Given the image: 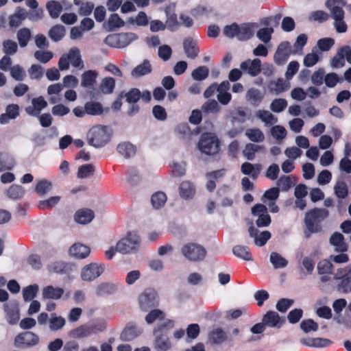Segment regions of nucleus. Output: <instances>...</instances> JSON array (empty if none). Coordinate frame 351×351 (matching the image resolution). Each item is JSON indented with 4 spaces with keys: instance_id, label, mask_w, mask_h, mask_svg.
I'll list each match as a JSON object with an SVG mask.
<instances>
[{
    "instance_id": "obj_1",
    "label": "nucleus",
    "mask_w": 351,
    "mask_h": 351,
    "mask_svg": "<svg viewBox=\"0 0 351 351\" xmlns=\"http://www.w3.org/2000/svg\"><path fill=\"white\" fill-rule=\"evenodd\" d=\"M328 217L329 211L324 208H314L306 212L304 219L305 238L308 239L313 234L322 232V222Z\"/></svg>"
},
{
    "instance_id": "obj_2",
    "label": "nucleus",
    "mask_w": 351,
    "mask_h": 351,
    "mask_svg": "<svg viewBox=\"0 0 351 351\" xmlns=\"http://www.w3.org/2000/svg\"><path fill=\"white\" fill-rule=\"evenodd\" d=\"M174 326L171 319H166L157 325L153 330L154 335V348L156 351H167L172 348V343L169 337V332Z\"/></svg>"
},
{
    "instance_id": "obj_3",
    "label": "nucleus",
    "mask_w": 351,
    "mask_h": 351,
    "mask_svg": "<svg viewBox=\"0 0 351 351\" xmlns=\"http://www.w3.org/2000/svg\"><path fill=\"white\" fill-rule=\"evenodd\" d=\"M346 5L345 0H327L326 6L330 10L334 25L338 33H344L348 26L344 21L345 12L343 8Z\"/></svg>"
},
{
    "instance_id": "obj_4",
    "label": "nucleus",
    "mask_w": 351,
    "mask_h": 351,
    "mask_svg": "<svg viewBox=\"0 0 351 351\" xmlns=\"http://www.w3.org/2000/svg\"><path fill=\"white\" fill-rule=\"evenodd\" d=\"M254 25L252 23H242L238 25L233 23L223 28V34L230 38L236 37L239 41H247L254 34Z\"/></svg>"
},
{
    "instance_id": "obj_5",
    "label": "nucleus",
    "mask_w": 351,
    "mask_h": 351,
    "mask_svg": "<svg viewBox=\"0 0 351 351\" xmlns=\"http://www.w3.org/2000/svg\"><path fill=\"white\" fill-rule=\"evenodd\" d=\"M200 152L206 155H215L219 151V141L217 136L211 132L203 133L197 144Z\"/></svg>"
},
{
    "instance_id": "obj_6",
    "label": "nucleus",
    "mask_w": 351,
    "mask_h": 351,
    "mask_svg": "<svg viewBox=\"0 0 351 351\" xmlns=\"http://www.w3.org/2000/svg\"><path fill=\"white\" fill-rule=\"evenodd\" d=\"M88 143L95 147L104 146L110 138L108 128L104 125L93 126L87 134Z\"/></svg>"
},
{
    "instance_id": "obj_7",
    "label": "nucleus",
    "mask_w": 351,
    "mask_h": 351,
    "mask_svg": "<svg viewBox=\"0 0 351 351\" xmlns=\"http://www.w3.org/2000/svg\"><path fill=\"white\" fill-rule=\"evenodd\" d=\"M140 308L143 311L158 306L159 297L156 291L152 288H147L138 297Z\"/></svg>"
},
{
    "instance_id": "obj_8",
    "label": "nucleus",
    "mask_w": 351,
    "mask_h": 351,
    "mask_svg": "<svg viewBox=\"0 0 351 351\" xmlns=\"http://www.w3.org/2000/svg\"><path fill=\"white\" fill-rule=\"evenodd\" d=\"M334 279L339 280L337 286L339 291L344 293L351 292V263L343 268L338 269Z\"/></svg>"
},
{
    "instance_id": "obj_9",
    "label": "nucleus",
    "mask_w": 351,
    "mask_h": 351,
    "mask_svg": "<svg viewBox=\"0 0 351 351\" xmlns=\"http://www.w3.org/2000/svg\"><path fill=\"white\" fill-rule=\"evenodd\" d=\"M181 252L186 258L194 262L203 261L206 255L205 248L194 243L185 244L182 247Z\"/></svg>"
},
{
    "instance_id": "obj_10",
    "label": "nucleus",
    "mask_w": 351,
    "mask_h": 351,
    "mask_svg": "<svg viewBox=\"0 0 351 351\" xmlns=\"http://www.w3.org/2000/svg\"><path fill=\"white\" fill-rule=\"evenodd\" d=\"M135 38L136 35L134 33H121L107 36L104 42L111 47L123 48L130 45Z\"/></svg>"
},
{
    "instance_id": "obj_11",
    "label": "nucleus",
    "mask_w": 351,
    "mask_h": 351,
    "mask_svg": "<svg viewBox=\"0 0 351 351\" xmlns=\"http://www.w3.org/2000/svg\"><path fill=\"white\" fill-rule=\"evenodd\" d=\"M138 243L139 237L136 234L129 232L125 237L117 242L116 250L123 254H128L135 251L138 248Z\"/></svg>"
},
{
    "instance_id": "obj_12",
    "label": "nucleus",
    "mask_w": 351,
    "mask_h": 351,
    "mask_svg": "<svg viewBox=\"0 0 351 351\" xmlns=\"http://www.w3.org/2000/svg\"><path fill=\"white\" fill-rule=\"evenodd\" d=\"M38 343V336L30 331L23 332L17 335L14 341V346L21 349L35 346Z\"/></svg>"
},
{
    "instance_id": "obj_13",
    "label": "nucleus",
    "mask_w": 351,
    "mask_h": 351,
    "mask_svg": "<svg viewBox=\"0 0 351 351\" xmlns=\"http://www.w3.org/2000/svg\"><path fill=\"white\" fill-rule=\"evenodd\" d=\"M105 265L91 263L84 266L81 271V278L84 281H93L104 271Z\"/></svg>"
},
{
    "instance_id": "obj_14",
    "label": "nucleus",
    "mask_w": 351,
    "mask_h": 351,
    "mask_svg": "<svg viewBox=\"0 0 351 351\" xmlns=\"http://www.w3.org/2000/svg\"><path fill=\"white\" fill-rule=\"evenodd\" d=\"M124 97L125 101L130 104L127 111L128 115L132 117L137 114L140 110V107L137 102L141 99V90L137 88H132L127 93L123 91Z\"/></svg>"
},
{
    "instance_id": "obj_15",
    "label": "nucleus",
    "mask_w": 351,
    "mask_h": 351,
    "mask_svg": "<svg viewBox=\"0 0 351 351\" xmlns=\"http://www.w3.org/2000/svg\"><path fill=\"white\" fill-rule=\"evenodd\" d=\"M293 54L291 44L289 41H283L279 44L274 56V62L278 65H284Z\"/></svg>"
},
{
    "instance_id": "obj_16",
    "label": "nucleus",
    "mask_w": 351,
    "mask_h": 351,
    "mask_svg": "<svg viewBox=\"0 0 351 351\" xmlns=\"http://www.w3.org/2000/svg\"><path fill=\"white\" fill-rule=\"evenodd\" d=\"M143 329L134 322H128L120 334V339L123 341H131L141 335Z\"/></svg>"
},
{
    "instance_id": "obj_17",
    "label": "nucleus",
    "mask_w": 351,
    "mask_h": 351,
    "mask_svg": "<svg viewBox=\"0 0 351 351\" xmlns=\"http://www.w3.org/2000/svg\"><path fill=\"white\" fill-rule=\"evenodd\" d=\"M263 322L265 326L280 328L285 323V319L280 317L278 313L273 311H267L263 317Z\"/></svg>"
},
{
    "instance_id": "obj_18",
    "label": "nucleus",
    "mask_w": 351,
    "mask_h": 351,
    "mask_svg": "<svg viewBox=\"0 0 351 351\" xmlns=\"http://www.w3.org/2000/svg\"><path fill=\"white\" fill-rule=\"evenodd\" d=\"M183 48L188 58L194 60L199 55V48L197 43L191 37L184 38L183 41Z\"/></svg>"
},
{
    "instance_id": "obj_19",
    "label": "nucleus",
    "mask_w": 351,
    "mask_h": 351,
    "mask_svg": "<svg viewBox=\"0 0 351 351\" xmlns=\"http://www.w3.org/2000/svg\"><path fill=\"white\" fill-rule=\"evenodd\" d=\"M261 62L258 58L247 60L240 64L241 69L252 76H256L261 72Z\"/></svg>"
},
{
    "instance_id": "obj_20",
    "label": "nucleus",
    "mask_w": 351,
    "mask_h": 351,
    "mask_svg": "<svg viewBox=\"0 0 351 351\" xmlns=\"http://www.w3.org/2000/svg\"><path fill=\"white\" fill-rule=\"evenodd\" d=\"M300 343L306 346L316 348H322L329 347L332 344V341L329 339L322 337L303 338L300 339Z\"/></svg>"
},
{
    "instance_id": "obj_21",
    "label": "nucleus",
    "mask_w": 351,
    "mask_h": 351,
    "mask_svg": "<svg viewBox=\"0 0 351 351\" xmlns=\"http://www.w3.org/2000/svg\"><path fill=\"white\" fill-rule=\"evenodd\" d=\"M208 339L210 343L215 345H219L230 340L227 333L221 328L211 330L208 333Z\"/></svg>"
},
{
    "instance_id": "obj_22",
    "label": "nucleus",
    "mask_w": 351,
    "mask_h": 351,
    "mask_svg": "<svg viewBox=\"0 0 351 351\" xmlns=\"http://www.w3.org/2000/svg\"><path fill=\"white\" fill-rule=\"evenodd\" d=\"M27 17V12L25 8L17 7L15 12L9 17V25L12 28L19 27L22 22Z\"/></svg>"
},
{
    "instance_id": "obj_23",
    "label": "nucleus",
    "mask_w": 351,
    "mask_h": 351,
    "mask_svg": "<svg viewBox=\"0 0 351 351\" xmlns=\"http://www.w3.org/2000/svg\"><path fill=\"white\" fill-rule=\"evenodd\" d=\"M330 243L335 247V251L339 252H345L348 250V245L345 242L344 237L342 234L335 232L330 237Z\"/></svg>"
},
{
    "instance_id": "obj_24",
    "label": "nucleus",
    "mask_w": 351,
    "mask_h": 351,
    "mask_svg": "<svg viewBox=\"0 0 351 351\" xmlns=\"http://www.w3.org/2000/svg\"><path fill=\"white\" fill-rule=\"evenodd\" d=\"M95 217L94 212L90 208H82L76 211L74 215L75 221L81 224L90 223Z\"/></svg>"
},
{
    "instance_id": "obj_25",
    "label": "nucleus",
    "mask_w": 351,
    "mask_h": 351,
    "mask_svg": "<svg viewBox=\"0 0 351 351\" xmlns=\"http://www.w3.org/2000/svg\"><path fill=\"white\" fill-rule=\"evenodd\" d=\"M90 252L89 247L79 243L73 244L69 249L70 255L80 259L86 258Z\"/></svg>"
},
{
    "instance_id": "obj_26",
    "label": "nucleus",
    "mask_w": 351,
    "mask_h": 351,
    "mask_svg": "<svg viewBox=\"0 0 351 351\" xmlns=\"http://www.w3.org/2000/svg\"><path fill=\"white\" fill-rule=\"evenodd\" d=\"M117 291V287L112 282H101L95 289L96 295L99 297H106L114 293Z\"/></svg>"
},
{
    "instance_id": "obj_27",
    "label": "nucleus",
    "mask_w": 351,
    "mask_h": 351,
    "mask_svg": "<svg viewBox=\"0 0 351 351\" xmlns=\"http://www.w3.org/2000/svg\"><path fill=\"white\" fill-rule=\"evenodd\" d=\"M98 76L97 71L88 70L82 75L81 85L86 88H93Z\"/></svg>"
},
{
    "instance_id": "obj_28",
    "label": "nucleus",
    "mask_w": 351,
    "mask_h": 351,
    "mask_svg": "<svg viewBox=\"0 0 351 351\" xmlns=\"http://www.w3.org/2000/svg\"><path fill=\"white\" fill-rule=\"evenodd\" d=\"M64 294V289L60 287H54L52 285H49L43 289V299H52L58 300Z\"/></svg>"
},
{
    "instance_id": "obj_29",
    "label": "nucleus",
    "mask_w": 351,
    "mask_h": 351,
    "mask_svg": "<svg viewBox=\"0 0 351 351\" xmlns=\"http://www.w3.org/2000/svg\"><path fill=\"white\" fill-rule=\"evenodd\" d=\"M241 171L243 174L250 176L253 180H256L260 173L261 165H252L245 162L241 165Z\"/></svg>"
},
{
    "instance_id": "obj_30",
    "label": "nucleus",
    "mask_w": 351,
    "mask_h": 351,
    "mask_svg": "<svg viewBox=\"0 0 351 351\" xmlns=\"http://www.w3.org/2000/svg\"><path fill=\"white\" fill-rule=\"evenodd\" d=\"M152 71V67L150 64V62L145 59L143 62L134 67L132 72L131 75L134 77H139L147 74H149Z\"/></svg>"
},
{
    "instance_id": "obj_31",
    "label": "nucleus",
    "mask_w": 351,
    "mask_h": 351,
    "mask_svg": "<svg viewBox=\"0 0 351 351\" xmlns=\"http://www.w3.org/2000/svg\"><path fill=\"white\" fill-rule=\"evenodd\" d=\"M179 193L182 198L185 199H191L194 196L195 189L191 182L189 181H184L180 185Z\"/></svg>"
},
{
    "instance_id": "obj_32",
    "label": "nucleus",
    "mask_w": 351,
    "mask_h": 351,
    "mask_svg": "<svg viewBox=\"0 0 351 351\" xmlns=\"http://www.w3.org/2000/svg\"><path fill=\"white\" fill-rule=\"evenodd\" d=\"M297 180L298 179L295 176H282L278 179L277 184L282 191H288L295 184Z\"/></svg>"
},
{
    "instance_id": "obj_33",
    "label": "nucleus",
    "mask_w": 351,
    "mask_h": 351,
    "mask_svg": "<svg viewBox=\"0 0 351 351\" xmlns=\"http://www.w3.org/2000/svg\"><path fill=\"white\" fill-rule=\"evenodd\" d=\"M5 319L10 325L18 323L20 319V312L17 306H7L5 308Z\"/></svg>"
},
{
    "instance_id": "obj_34",
    "label": "nucleus",
    "mask_w": 351,
    "mask_h": 351,
    "mask_svg": "<svg viewBox=\"0 0 351 351\" xmlns=\"http://www.w3.org/2000/svg\"><path fill=\"white\" fill-rule=\"evenodd\" d=\"M232 252L237 257L249 261H252V254L250 248L247 246L244 245H235L232 248Z\"/></svg>"
},
{
    "instance_id": "obj_35",
    "label": "nucleus",
    "mask_w": 351,
    "mask_h": 351,
    "mask_svg": "<svg viewBox=\"0 0 351 351\" xmlns=\"http://www.w3.org/2000/svg\"><path fill=\"white\" fill-rule=\"evenodd\" d=\"M66 33L65 27L62 25H56L49 31V38L54 42L61 40Z\"/></svg>"
},
{
    "instance_id": "obj_36",
    "label": "nucleus",
    "mask_w": 351,
    "mask_h": 351,
    "mask_svg": "<svg viewBox=\"0 0 351 351\" xmlns=\"http://www.w3.org/2000/svg\"><path fill=\"white\" fill-rule=\"evenodd\" d=\"M69 62L74 67L83 66L82 60L81 58L80 51L78 48H71L69 53L66 54Z\"/></svg>"
},
{
    "instance_id": "obj_37",
    "label": "nucleus",
    "mask_w": 351,
    "mask_h": 351,
    "mask_svg": "<svg viewBox=\"0 0 351 351\" xmlns=\"http://www.w3.org/2000/svg\"><path fill=\"white\" fill-rule=\"evenodd\" d=\"M114 88L115 80L111 77L104 78L99 85L100 91L105 95L112 93Z\"/></svg>"
},
{
    "instance_id": "obj_38",
    "label": "nucleus",
    "mask_w": 351,
    "mask_h": 351,
    "mask_svg": "<svg viewBox=\"0 0 351 351\" xmlns=\"http://www.w3.org/2000/svg\"><path fill=\"white\" fill-rule=\"evenodd\" d=\"M118 152L128 158L134 156L136 153V147L130 143H122L117 146Z\"/></svg>"
},
{
    "instance_id": "obj_39",
    "label": "nucleus",
    "mask_w": 351,
    "mask_h": 351,
    "mask_svg": "<svg viewBox=\"0 0 351 351\" xmlns=\"http://www.w3.org/2000/svg\"><path fill=\"white\" fill-rule=\"evenodd\" d=\"M334 192L338 199H345L348 195V188L343 180L337 181L334 186Z\"/></svg>"
},
{
    "instance_id": "obj_40",
    "label": "nucleus",
    "mask_w": 351,
    "mask_h": 351,
    "mask_svg": "<svg viewBox=\"0 0 351 351\" xmlns=\"http://www.w3.org/2000/svg\"><path fill=\"white\" fill-rule=\"evenodd\" d=\"M85 109L87 114L99 115L104 112L103 106L99 102L88 101L85 104Z\"/></svg>"
},
{
    "instance_id": "obj_41",
    "label": "nucleus",
    "mask_w": 351,
    "mask_h": 351,
    "mask_svg": "<svg viewBox=\"0 0 351 351\" xmlns=\"http://www.w3.org/2000/svg\"><path fill=\"white\" fill-rule=\"evenodd\" d=\"M46 8L50 16L53 19L58 18L62 10V5L56 1H50L47 2Z\"/></svg>"
},
{
    "instance_id": "obj_42",
    "label": "nucleus",
    "mask_w": 351,
    "mask_h": 351,
    "mask_svg": "<svg viewBox=\"0 0 351 351\" xmlns=\"http://www.w3.org/2000/svg\"><path fill=\"white\" fill-rule=\"evenodd\" d=\"M264 149L262 145H258L253 143H247L245 145V149L243 153L247 160H252L255 157V153Z\"/></svg>"
},
{
    "instance_id": "obj_43",
    "label": "nucleus",
    "mask_w": 351,
    "mask_h": 351,
    "mask_svg": "<svg viewBox=\"0 0 351 351\" xmlns=\"http://www.w3.org/2000/svg\"><path fill=\"white\" fill-rule=\"evenodd\" d=\"M31 38V32L29 29L23 27L17 32V39L21 47H25L27 45Z\"/></svg>"
},
{
    "instance_id": "obj_44",
    "label": "nucleus",
    "mask_w": 351,
    "mask_h": 351,
    "mask_svg": "<svg viewBox=\"0 0 351 351\" xmlns=\"http://www.w3.org/2000/svg\"><path fill=\"white\" fill-rule=\"evenodd\" d=\"M270 261L275 269L284 268L288 261L277 252H271L270 254Z\"/></svg>"
},
{
    "instance_id": "obj_45",
    "label": "nucleus",
    "mask_w": 351,
    "mask_h": 351,
    "mask_svg": "<svg viewBox=\"0 0 351 351\" xmlns=\"http://www.w3.org/2000/svg\"><path fill=\"white\" fill-rule=\"evenodd\" d=\"M245 135L251 141L255 143L263 142L265 139V136L263 133L258 128H252L247 130Z\"/></svg>"
},
{
    "instance_id": "obj_46",
    "label": "nucleus",
    "mask_w": 351,
    "mask_h": 351,
    "mask_svg": "<svg viewBox=\"0 0 351 351\" xmlns=\"http://www.w3.org/2000/svg\"><path fill=\"white\" fill-rule=\"evenodd\" d=\"M14 166L13 158L0 152V171L11 170Z\"/></svg>"
},
{
    "instance_id": "obj_47",
    "label": "nucleus",
    "mask_w": 351,
    "mask_h": 351,
    "mask_svg": "<svg viewBox=\"0 0 351 351\" xmlns=\"http://www.w3.org/2000/svg\"><path fill=\"white\" fill-rule=\"evenodd\" d=\"M8 196L13 199H19L25 195V190L20 185L13 184L7 191Z\"/></svg>"
},
{
    "instance_id": "obj_48",
    "label": "nucleus",
    "mask_w": 351,
    "mask_h": 351,
    "mask_svg": "<svg viewBox=\"0 0 351 351\" xmlns=\"http://www.w3.org/2000/svg\"><path fill=\"white\" fill-rule=\"evenodd\" d=\"M38 291V286L36 284L29 285L23 289V297L25 302L32 300Z\"/></svg>"
},
{
    "instance_id": "obj_49",
    "label": "nucleus",
    "mask_w": 351,
    "mask_h": 351,
    "mask_svg": "<svg viewBox=\"0 0 351 351\" xmlns=\"http://www.w3.org/2000/svg\"><path fill=\"white\" fill-rule=\"evenodd\" d=\"M165 313L158 308L152 309L145 316V321L148 324L154 323L156 320H163L165 319Z\"/></svg>"
},
{
    "instance_id": "obj_50",
    "label": "nucleus",
    "mask_w": 351,
    "mask_h": 351,
    "mask_svg": "<svg viewBox=\"0 0 351 351\" xmlns=\"http://www.w3.org/2000/svg\"><path fill=\"white\" fill-rule=\"evenodd\" d=\"M167 201L166 194L158 191L152 195L151 197L152 204L155 208H160L163 206Z\"/></svg>"
},
{
    "instance_id": "obj_51",
    "label": "nucleus",
    "mask_w": 351,
    "mask_h": 351,
    "mask_svg": "<svg viewBox=\"0 0 351 351\" xmlns=\"http://www.w3.org/2000/svg\"><path fill=\"white\" fill-rule=\"evenodd\" d=\"M209 69L206 66H200L192 71L191 75L193 80L202 81L208 77Z\"/></svg>"
},
{
    "instance_id": "obj_52",
    "label": "nucleus",
    "mask_w": 351,
    "mask_h": 351,
    "mask_svg": "<svg viewBox=\"0 0 351 351\" xmlns=\"http://www.w3.org/2000/svg\"><path fill=\"white\" fill-rule=\"evenodd\" d=\"M95 172V167L93 164H85L79 167L77 171V177L79 178H86L93 176Z\"/></svg>"
},
{
    "instance_id": "obj_53",
    "label": "nucleus",
    "mask_w": 351,
    "mask_h": 351,
    "mask_svg": "<svg viewBox=\"0 0 351 351\" xmlns=\"http://www.w3.org/2000/svg\"><path fill=\"white\" fill-rule=\"evenodd\" d=\"M256 116L266 125H273L277 122V119L267 110H260L257 112Z\"/></svg>"
},
{
    "instance_id": "obj_54",
    "label": "nucleus",
    "mask_w": 351,
    "mask_h": 351,
    "mask_svg": "<svg viewBox=\"0 0 351 351\" xmlns=\"http://www.w3.org/2000/svg\"><path fill=\"white\" fill-rule=\"evenodd\" d=\"M300 326V328L305 333H308L311 331L315 332L319 328L318 324L312 319H306L302 320Z\"/></svg>"
},
{
    "instance_id": "obj_55",
    "label": "nucleus",
    "mask_w": 351,
    "mask_h": 351,
    "mask_svg": "<svg viewBox=\"0 0 351 351\" xmlns=\"http://www.w3.org/2000/svg\"><path fill=\"white\" fill-rule=\"evenodd\" d=\"M332 268L331 262L326 259L320 261L317 264V271L320 275L332 274Z\"/></svg>"
},
{
    "instance_id": "obj_56",
    "label": "nucleus",
    "mask_w": 351,
    "mask_h": 351,
    "mask_svg": "<svg viewBox=\"0 0 351 351\" xmlns=\"http://www.w3.org/2000/svg\"><path fill=\"white\" fill-rule=\"evenodd\" d=\"M307 43V36L304 34H300L293 45V54L302 53V49Z\"/></svg>"
},
{
    "instance_id": "obj_57",
    "label": "nucleus",
    "mask_w": 351,
    "mask_h": 351,
    "mask_svg": "<svg viewBox=\"0 0 351 351\" xmlns=\"http://www.w3.org/2000/svg\"><path fill=\"white\" fill-rule=\"evenodd\" d=\"M60 199L59 196H53L46 200L40 201L38 206L40 210L51 209L59 202Z\"/></svg>"
},
{
    "instance_id": "obj_58",
    "label": "nucleus",
    "mask_w": 351,
    "mask_h": 351,
    "mask_svg": "<svg viewBox=\"0 0 351 351\" xmlns=\"http://www.w3.org/2000/svg\"><path fill=\"white\" fill-rule=\"evenodd\" d=\"M52 317L49 319V328L53 331L61 329L65 324V319L62 317H57L56 314H51Z\"/></svg>"
},
{
    "instance_id": "obj_59",
    "label": "nucleus",
    "mask_w": 351,
    "mask_h": 351,
    "mask_svg": "<svg viewBox=\"0 0 351 351\" xmlns=\"http://www.w3.org/2000/svg\"><path fill=\"white\" fill-rule=\"evenodd\" d=\"M51 182L44 179L37 183L35 191L39 195H45L51 189Z\"/></svg>"
},
{
    "instance_id": "obj_60",
    "label": "nucleus",
    "mask_w": 351,
    "mask_h": 351,
    "mask_svg": "<svg viewBox=\"0 0 351 351\" xmlns=\"http://www.w3.org/2000/svg\"><path fill=\"white\" fill-rule=\"evenodd\" d=\"M274 29L271 27H263L257 32L256 36L261 41L267 43L271 38Z\"/></svg>"
},
{
    "instance_id": "obj_61",
    "label": "nucleus",
    "mask_w": 351,
    "mask_h": 351,
    "mask_svg": "<svg viewBox=\"0 0 351 351\" xmlns=\"http://www.w3.org/2000/svg\"><path fill=\"white\" fill-rule=\"evenodd\" d=\"M53 54L49 51L38 50L34 53L35 58L41 63L45 64L53 58Z\"/></svg>"
},
{
    "instance_id": "obj_62",
    "label": "nucleus",
    "mask_w": 351,
    "mask_h": 351,
    "mask_svg": "<svg viewBox=\"0 0 351 351\" xmlns=\"http://www.w3.org/2000/svg\"><path fill=\"white\" fill-rule=\"evenodd\" d=\"M331 66L334 68H341L345 64V56L341 51V47L339 49L337 54L332 58L331 60Z\"/></svg>"
},
{
    "instance_id": "obj_63",
    "label": "nucleus",
    "mask_w": 351,
    "mask_h": 351,
    "mask_svg": "<svg viewBox=\"0 0 351 351\" xmlns=\"http://www.w3.org/2000/svg\"><path fill=\"white\" fill-rule=\"evenodd\" d=\"M247 97L249 101H252L254 104H259L263 99V95L259 90L251 88L247 93Z\"/></svg>"
},
{
    "instance_id": "obj_64",
    "label": "nucleus",
    "mask_w": 351,
    "mask_h": 351,
    "mask_svg": "<svg viewBox=\"0 0 351 351\" xmlns=\"http://www.w3.org/2000/svg\"><path fill=\"white\" fill-rule=\"evenodd\" d=\"M335 40L332 38H324L317 41V47L322 51H327L334 45Z\"/></svg>"
}]
</instances>
